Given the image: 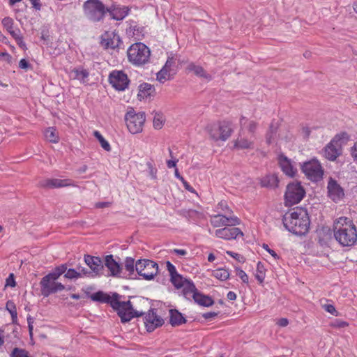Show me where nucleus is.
Wrapping results in <instances>:
<instances>
[{"label": "nucleus", "instance_id": "c85d7f7f", "mask_svg": "<svg viewBox=\"0 0 357 357\" xmlns=\"http://www.w3.org/2000/svg\"><path fill=\"white\" fill-rule=\"evenodd\" d=\"M187 70L190 72L194 73V74L199 77L204 78L207 80L211 79V76L208 74L205 70L200 66H197L193 63H190L187 66Z\"/></svg>", "mask_w": 357, "mask_h": 357}, {"label": "nucleus", "instance_id": "7c9ffc66", "mask_svg": "<svg viewBox=\"0 0 357 357\" xmlns=\"http://www.w3.org/2000/svg\"><path fill=\"white\" fill-rule=\"evenodd\" d=\"M44 136L45 139L51 143L56 144L59 141V133L54 127L46 128L44 131Z\"/></svg>", "mask_w": 357, "mask_h": 357}, {"label": "nucleus", "instance_id": "49530a36", "mask_svg": "<svg viewBox=\"0 0 357 357\" xmlns=\"http://www.w3.org/2000/svg\"><path fill=\"white\" fill-rule=\"evenodd\" d=\"M216 208L218 211L220 210V211H223L225 214H228V215L233 214L232 211L228 206L226 201H224V200L220 201L218 204Z\"/></svg>", "mask_w": 357, "mask_h": 357}, {"label": "nucleus", "instance_id": "5fc2aeb1", "mask_svg": "<svg viewBox=\"0 0 357 357\" xmlns=\"http://www.w3.org/2000/svg\"><path fill=\"white\" fill-rule=\"evenodd\" d=\"M226 253L227 255L233 257L234 259H235L236 260L241 263L245 262V257L238 253L234 252L232 251H227Z\"/></svg>", "mask_w": 357, "mask_h": 357}, {"label": "nucleus", "instance_id": "4be33fe9", "mask_svg": "<svg viewBox=\"0 0 357 357\" xmlns=\"http://www.w3.org/2000/svg\"><path fill=\"white\" fill-rule=\"evenodd\" d=\"M240 132L248 131L251 136L255 133L258 128V122L253 119H250L244 116H241L239 120Z\"/></svg>", "mask_w": 357, "mask_h": 357}, {"label": "nucleus", "instance_id": "0e129e2a", "mask_svg": "<svg viewBox=\"0 0 357 357\" xmlns=\"http://www.w3.org/2000/svg\"><path fill=\"white\" fill-rule=\"evenodd\" d=\"M171 252L180 256H185L188 253L184 249H174Z\"/></svg>", "mask_w": 357, "mask_h": 357}, {"label": "nucleus", "instance_id": "774afa93", "mask_svg": "<svg viewBox=\"0 0 357 357\" xmlns=\"http://www.w3.org/2000/svg\"><path fill=\"white\" fill-rule=\"evenodd\" d=\"M32 4V6L36 10H40L41 4L40 3V0H30Z\"/></svg>", "mask_w": 357, "mask_h": 357}, {"label": "nucleus", "instance_id": "680f3d73", "mask_svg": "<svg viewBox=\"0 0 357 357\" xmlns=\"http://www.w3.org/2000/svg\"><path fill=\"white\" fill-rule=\"evenodd\" d=\"M185 189L190 192H195V189L184 178L181 181Z\"/></svg>", "mask_w": 357, "mask_h": 357}, {"label": "nucleus", "instance_id": "ea45409f", "mask_svg": "<svg viewBox=\"0 0 357 357\" xmlns=\"http://www.w3.org/2000/svg\"><path fill=\"white\" fill-rule=\"evenodd\" d=\"M6 308L11 315L13 322H15L17 319V312L15 303L12 301H7Z\"/></svg>", "mask_w": 357, "mask_h": 357}, {"label": "nucleus", "instance_id": "4d7b16f0", "mask_svg": "<svg viewBox=\"0 0 357 357\" xmlns=\"http://www.w3.org/2000/svg\"><path fill=\"white\" fill-rule=\"evenodd\" d=\"M8 33L15 38V40L21 36L20 30L18 28H14Z\"/></svg>", "mask_w": 357, "mask_h": 357}, {"label": "nucleus", "instance_id": "72a5a7b5", "mask_svg": "<svg viewBox=\"0 0 357 357\" xmlns=\"http://www.w3.org/2000/svg\"><path fill=\"white\" fill-rule=\"evenodd\" d=\"M278 183V178L275 174L267 175L261 179V185L264 187L276 188Z\"/></svg>", "mask_w": 357, "mask_h": 357}, {"label": "nucleus", "instance_id": "a19ab883", "mask_svg": "<svg viewBox=\"0 0 357 357\" xmlns=\"http://www.w3.org/2000/svg\"><path fill=\"white\" fill-rule=\"evenodd\" d=\"M301 170L310 180H312V162L311 160L303 162Z\"/></svg>", "mask_w": 357, "mask_h": 357}, {"label": "nucleus", "instance_id": "393cba45", "mask_svg": "<svg viewBox=\"0 0 357 357\" xmlns=\"http://www.w3.org/2000/svg\"><path fill=\"white\" fill-rule=\"evenodd\" d=\"M105 265L109 270L111 275L116 276L120 274L121 268L112 255H107L105 258Z\"/></svg>", "mask_w": 357, "mask_h": 357}, {"label": "nucleus", "instance_id": "052dcab7", "mask_svg": "<svg viewBox=\"0 0 357 357\" xmlns=\"http://www.w3.org/2000/svg\"><path fill=\"white\" fill-rule=\"evenodd\" d=\"M276 324L280 327H285L289 324V320L287 318H280L277 321Z\"/></svg>", "mask_w": 357, "mask_h": 357}, {"label": "nucleus", "instance_id": "0eeeda50", "mask_svg": "<svg viewBox=\"0 0 357 357\" xmlns=\"http://www.w3.org/2000/svg\"><path fill=\"white\" fill-rule=\"evenodd\" d=\"M349 139V135L345 132L337 134L324 149V156L329 160L334 161L342 153V147Z\"/></svg>", "mask_w": 357, "mask_h": 357}, {"label": "nucleus", "instance_id": "a211bd4d", "mask_svg": "<svg viewBox=\"0 0 357 357\" xmlns=\"http://www.w3.org/2000/svg\"><path fill=\"white\" fill-rule=\"evenodd\" d=\"M174 63L175 62L173 58H168L165 66L157 73V80L160 83H164L166 81L169 80L175 73L172 70V66Z\"/></svg>", "mask_w": 357, "mask_h": 357}, {"label": "nucleus", "instance_id": "7ed1b4c3", "mask_svg": "<svg viewBox=\"0 0 357 357\" xmlns=\"http://www.w3.org/2000/svg\"><path fill=\"white\" fill-rule=\"evenodd\" d=\"M66 271V265L62 264L57 266L54 270L44 276L40 282V293L44 297H48L50 295L61 291L65 289V286L61 282H57L59 277Z\"/></svg>", "mask_w": 357, "mask_h": 357}, {"label": "nucleus", "instance_id": "aec40b11", "mask_svg": "<svg viewBox=\"0 0 357 357\" xmlns=\"http://www.w3.org/2000/svg\"><path fill=\"white\" fill-rule=\"evenodd\" d=\"M328 193L334 202H338L344 197V190L336 181L330 178L328 183Z\"/></svg>", "mask_w": 357, "mask_h": 357}, {"label": "nucleus", "instance_id": "20e7f679", "mask_svg": "<svg viewBox=\"0 0 357 357\" xmlns=\"http://www.w3.org/2000/svg\"><path fill=\"white\" fill-rule=\"evenodd\" d=\"M150 56L149 48L140 42L132 44L127 50L128 60L135 66H141L147 63Z\"/></svg>", "mask_w": 357, "mask_h": 357}, {"label": "nucleus", "instance_id": "de8ad7c7", "mask_svg": "<svg viewBox=\"0 0 357 357\" xmlns=\"http://www.w3.org/2000/svg\"><path fill=\"white\" fill-rule=\"evenodd\" d=\"M2 24L3 27L7 30L8 32L13 29L14 21L11 17H6L2 20Z\"/></svg>", "mask_w": 357, "mask_h": 357}, {"label": "nucleus", "instance_id": "c9c22d12", "mask_svg": "<svg viewBox=\"0 0 357 357\" xmlns=\"http://www.w3.org/2000/svg\"><path fill=\"white\" fill-rule=\"evenodd\" d=\"M229 271L225 268H219L213 271L212 276L221 281H226L229 278Z\"/></svg>", "mask_w": 357, "mask_h": 357}, {"label": "nucleus", "instance_id": "f704fd0d", "mask_svg": "<svg viewBox=\"0 0 357 357\" xmlns=\"http://www.w3.org/2000/svg\"><path fill=\"white\" fill-rule=\"evenodd\" d=\"M266 269L265 268L264 265L261 262L259 261L257 264V268L255 273V277L258 281L259 284H261L264 282L266 278Z\"/></svg>", "mask_w": 357, "mask_h": 357}, {"label": "nucleus", "instance_id": "a18cd8bd", "mask_svg": "<svg viewBox=\"0 0 357 357\" xmlns=\"http://www.w3.org/2000/svg\"><path fill=\"white\" fill-rule=\"evenodd\" d=\"M236 275L241 280L242 282L248 284L249 277L247 273L240 268H236Z\"/></svg>", "mask_w": 357, "mask_h": 357}, {"label": "nucleus", "instance_id": "8fccbe9b", "mask_svg": "<svg viewBox=\"0 0 357 357\" xmlns=\"http://www.w3.org/2000/svg\"><path fill=\"white\" fill-rule=\"evenodd\" d=\"M331 326L335 328H342L348 326L349 324L341 319H335L331 322Z\"/></svg>", "mask_w": 357, "mask_h": 357}, {"label": "nucleus", "instance_id": "e433bc0d", "mask_svg": "<svg viewBox=\"0 0 357 357\" xmlns=\"http://www.w3.org/2000/svg\"><path fill=\"white\" fill-rule=\"evenodd\" d=\"M188 279L183 278L181 274H177L170 278V281L176 289H180Z\"/></svg>", "mask_w": 357, "mask_h": 357}, {"label": "nucleus", "instance_id": "6ab92c4d", "mask_svg": "<svg viewBox=\"0 0 357 357\" xmlns=\"http://www.w3.org/2000/svg\"><path fill=\"white\" fill-rule=\"evenodd\" d=\"M278 163L286 176L293 178L296 175L297 169L294 166L291 160L285 155L281 154L278 156Z\"/></svg>", "mask_w": 357, "mask_h": 357}, {"label": "nucleus", "instance_id": "473e14b6", "mask_svg": "<svg viewBox=\"0 0 357 357\" xmlns=\"http://www.w3.org/2000/svg\"><path fill=\"white\" fill-rule=\"evenodd\" d=\"M91 298L94 301H98L103 303H110L111 305L112 301H113V296L111 297L109 295L100 291L93 294L91 296Z\"/></svg>", "mask_w": 357, "mask_h": 357}, {"label": "nucleus", "instance_id": "79ce46f5", "mask_svg": "<svg viewBox=\"0 0 357 357\" xmlns=\"http://www.w3.org/2000/svg\"><path fill=\"white\" fill-rule=\"evenodd\" d=\"M111 15H112V17L115 20H120L123 19L127 15V11L125 10V8L123 9H114L111 12Z\"/></svg>", "mask_w": 357, "mask_h": 357}, {"label": "nucleus", "instance_id": "09e8293b", "mask_svg": "<svg viewBox=\"0 0 357 357\" xmlns=\"http://www.w3.org/2000/svg\"><path fill=\"white\" fill-rule=\"evenodd\" d=\"M11 357H30L28 351L23 349L15 348L11 354Z\"/></svg>", "mask_w": 357, "mask_h": 357}, {"label": "nucleus", "instance_id": "c03bdc74", "mask_svg": "<svg viewBox=\"0 0 357 357\" xmlns=\"http://www.w3.org/2000/svg\"><path fill=\"white\" fill-rule=\"evenodd\" d=\"M125 269L130 273H133L135 270V260L132 258L128 257L125 261Z\"/></svg>", "mask_w": 357, "mask_h": 357}, {"label": "nucleus", "instance_id": "2f4dec72", "mask_svg": "<svg viewBox=\"0 0 357 357\" xmlns=\"http://www.w3.org/2000/svg\"><path fill=\"white\" fill-rule=\"evenodd\" d=\"M71 73L73 75L74 79L79 80L82 83H86L89 76V71L82 68H75Z\"/></svg>", "mask_w": 357, "mask_h": 357}, {"label": "nucleus", "instance_id": "4468645a", "mask_svg": "<svg viewBox=\"0 0 357 357\" xmlns=\"http://www.w3.org/2000/svg\"><path fill=\"white\" fill-rule=\"evenodd\" d=\"M109 82L116 90L124 91L128 88L130 80L123 71L113 70L109 75Z\"/></svg>", "mask_w": 357, "mask_h": 357}, {"label": "nucleus", "instance_id": "864d4df0", "mask_svg": "<svg viewBox=\"0 0 357 357\" xmlns=\"http://www.w3.org/2000/svg\"><path fill=\"white\" fill-rule=\"evenodd\" d=\"M166 267H167V270L169 274L170 278L178 274L175 266L174 264H172L170 261L166 262Z\"/></svg>", "mask_w": 357, "mask_h": 357}, {"label": "nucleus", "instance_id": "13d9d810", "mask_svg": "<svg viewBox=\"0 0 357 357\" xmlns=\"http://www.w3.org/2000/svg\"><path fill=\"white\" fill-rule=\"evenodd\" d=\"M310 132H311V129L310 127L305 126V127H303L301 129V134H302L303 137L305 138H308L310 135Z\"/></svg>", "mask_w": 357, "mask_h": 357}, {"label": "nucleus", "instance_id": "69168bd1", "mask_svg": "<svg viewBox=\"0 0 357 357\" xmlns=\"http://www.w3.org/2000/svg\"><path fill=\"white\" fill-rule=\"evenodd\" d=\"M29 66L28 61L24 59H22L19 62V67L22 69H26Z\"/></svg>", "mask_w": 357, "mask_h": 357}, {"label": "nucleus", "instance_id": "f8f14e48", "mask_svg": "<svg viewBox=\"0 0 357 357\" xmlns=\"http://www.w3.org/2000/svg\"><path fill=\"white\" fill-rule=\"evenodd\" d=\"M209 222L214 228H222L225 226H237L241 224V220L234 214H216L210 216Z\"/></svg>", "mask_w": 357, "mask_h": 357}, {"label": "nucleus", "instance_id": "338daca9", "mask_svg": "<svg viewBox=\"0 0 357 357\" xmlns=\"http://www.w3.org/2000/svg\"><path fill=\"white\" fill-rule=\"evenodd\" d=\"M351 155L354 161L357 162V142L354 144V146L351 149Z\"/></svg>", "mask_w": 357, "mask_h": 357}, {"label": "nucleus", "instance_id": "423d86ee", "mask_svg": "<svg viewBox=\"0 0 357 357\" xmlns=\"http://www.w3.org/2000/svg\"><path fill=\"white\" fill-rule=\"evenodd\" d=\"M84 16L92 22L103 20L109 10L100 0H87L83 3Z\"/></svg>", "mask_w": 357, "mask_h": 357}, {"label": "nucleus", "instance_id": "3c124183", "mask_svg": "<svg viewBox=\"0 0 357 357\" xmlns=\"http://www.w3.org/2000/svg\"><path fill=\"white\" fill-rule=\"evenodd\" d=\"M323 308L325 311L330 313L331 314L337 317L340 315L339 312L335 309V306L332 304H325L323 305Z\"/></svg>", "mask_w": 357, "mask_h": 357}, {"label": "nucleus", "instance_id": "6e6d98bb", "mask_svg": "<svg viewBox=\"0 0 357 357\" xmlns=\"http://www.w3.org/2000/svg\"><path fill=\"white\" fill-rule=\"evenodd\" d=\"M15 286H16V282L15 280L14 274L10 273L6 280V287H15Z\"/></svg>", "mask_w": 357, "mask_h": 357}, {"label": "nucleus", "instance_id": "ddd939ff", "mask_svg": "<svg viewBox=\"0 0 357 357\" xmlns=\"http://www.w3.org/2000/svg\"><path fill=\"white\" fill-rule=\"evenodd\" d=\"M213 235L218 238L225 241H232L244 236L243 232L241 229L236 226H225L222 228L217 229L213 233Z\"/></svg>", "mask_w": 357, "mask_h": 357}, {"label": "nucleus", "instance_id": "cd10ccee", "mask_svg": "<svg viewBox=\"0 0 357 357\" xmlns=\"http://www.w3.org/2000/svg\"><path fill=\"white\" fill-rule=\"evenodd\" d=\"M192 300L199 305L204 307H210L214 303V301L211 296L204 295L199 291H197Z\"/></svg>", "mask_w": 357, "mask_h": 357}, {"label": "nucleus", "instance_id": "e2e57ef3", "mask_svg": "<svg viewBox=\"0 0 357 357\" xmlns=\"http://www.w3.org/2000/svg\"><path fill=\"white\" fill-rule=\"evenodd\" d=\"M0 56L3 57L8 63L12 61V56L8 52H0Z\"/></svg>", "mask_w": 357, "mask_h": 357}, {"label": "nucleus", "instance_id": "39448f33", "mask_svg": "<svg viewBox=\"0 0 357 357\" xmlns=\"http://www.w3.org/2000/svg\"><path fill=\"white\" fill-rule=\"evenodd\" d=\"M206 131L212 140L225 142L233 132L232 123L225 120L214 122L206 127Z\"/></svg>", "mask_w": 357, "mask_h": 357}, {"label": "nucleus", "instance_id": "dca6fc26", "mask_svg": "<svg viewBox=\"0 0 357 357\" xmlns=\"http://www.w3.org/2000/svg\"><path fill=\"white\" fill-rule=\"evenodd\" d=\"M121 43L120 36L114 31H105L100 36V44L105 49L118 48Z\"/></svg>", "mask_w": 357, "mask_h": 357}, {"label": "nucleus", "instance_id": "9b49d317", "mask_svg": "<svg viewBox=\"0 0 357 357\" xmlns=\"http://www.w3.org/2000/svg\"><path fill=\"white\" fill-rule=\"evenodd\" d=\"M135 271L144 280L153 279L158 272V265L149 259H139L135 263Z\"/></svg>", "mask_w": 357, "mask_h": 357}, {"label": "nucleus", "instance_id": "37998d69", "mask_svg": "<svg viewBox=\"0 0 357 357\" xmlns=\"http://www.w3.org/2000/svg\"><path fill=\"white\" fill-rule=\"evenodd\" d=\"M64 273V277L68 279H77L82 278V273L73 268L66 269Z\"/></svg>", "mask_w": 357, "mask_h": 357}, {"label": "nucleus", "instance_id": "603ef678", "mask_svg": "<svg viewBox=\"0 0 357 357\" xmlns=\"http://www.w3.org/2000/svg\"><path fill=\"white\" fill-rule=\"evenodd\" d=\"M164 123V119L160 115H155L153 119V126L155 129H160Z\"/></svg>", "mask_w": 357, "mask_h": 357}, {"label": "nucleus", "instance_id": "f257e3e1", "mask_svg": "<svg viewBox=\"0 0 357 357\" xmlns=\"http://www.w3.org/2000/svg\"><path fill=\"white\" fill-rule=\"evenodd\" d=\"M333 235L342 246H352L357 241V229L352 220L340 217L333 222Z\"/></svg>", "mask_w": 357, "mask_h": 357}, {"label": "nucleus", "instance_id": "f3484780", "mask_svg": "<svg viewBox=\"0 0 357 357\" xmlns=\"http://www.w3.org/2000/svg\"><path fill=\"white\" fill-rule=\"evenodd\" d=\"M41 185L48 188H59L63 187H77L76 183L69 178H47L42 181Z\"/></svg>", "mask_w": 357, "mask_h": 357}, {"label": "nucleus", "instance_id": "bf43d9fd", "mask_svg": "<svg viewBox=\"0 0 357 357\" xmlns=\"http://www.w3.org/2000/svg\"><path fill=\"white\" fill-rule=\"evenodd\" d=\"M219 312H210L203 314L202 317L205 319H212L218 315Z\"/></svg>", "mask_w": 357, "mask_h": 357}, {"label": "nucleus", "instance_id": "58836bf2", "mask_svg": "<svg viewBox=\"0 0 357 357\" xmlns=\"http://www.w3.org/2000/svg\"><path fill=\"white\" fill-rule=\"evenodd\" d=\"M94 137L98 140L100 144L101 147L107 151H109L111 150V146L109 142L103 137L101 133L95 130L93 132Z\"/></svg>", "mask_w": 357, "mask_h": 357}, {"label": "nucleus", "instance_id": "6e6552de", "mask_svg": "<svg viewBox=\"0 0 357 357\" xmlns=\"http://www.w3.org/2000/svg\"><path fill=\"white\" fill-rule=\"evenodd\" d=\"M111 306L117 312L122 322L129 321L132 318L139 317L143 314L142 312H139L132 308L130 301H120L116 294L113 296Z\"/></svg>", "mask_w": 357, "mask_h": 357}, {"label": "nucleus", "instance_id": "5701e85b", "mask_svg": "<svg viewBox=\"0 0 357 357\" xmlns=\"http://www.w3.org/2000/svg\"><path fill=\"white\" fill-rule=\"evenodd\" d=\"M243 132H239L238 137L234 141V148L236 149H253L254 140L252 139L253 136L250 138L243 136Z\"/></svg>", "mask_w": 357, "mask_h": 357}, {"label": "nucleus", "instance_id": "1a4fd4ad", "mask_svg": "<svg viewBox=\"0 0 357 357\" xmlns=\"http://www.w3.org/2000/svg\"><path fill=\"white\" fill-rule=\"evenodd\" d=\"M305 190L299 182H292L287 185L284 195L285 206H291L298 204L305 197Z\"/></svg>", "mask_w": 357, "mask_h": 357}, {"label": "nucleus", "instance_id": "2eb2a0df", "mask_svg": "<svg viewBox=\"0 0 357 357\" xmlns=\"http://www.w3.org/2000/svg\"><path fill=\"white\" fill-rule=\"evenodd\" d=\"M144 323L146 331L148 332H152L157 328L162 326L164 320L158 314L156 310L151 309L145 314L144 317Z\"/></svg>", "mask_w": 357, "mask_h": 357}, {"label": "nucleus", "instance_id": "f03ea898", "mask_svg": "<svg viewBox=\"0 0 357 357\" xmlns=\"http://www.w3.org/2000/svg\"><path fill=\"white\" fill-rule=\"evenodd\" d=\"M286 229L296 235L303 236L308 233L310 225L309 214L304 208L296 207L284 218Z\"/></svg>", "mask_w": 357, "mask_h": 357}, {"label": "nucleus", "instance_id": "4c0bfd02", "mask_svg": "<svg viewBox=\"0 0 357 357\" xmlns=\"http://www.w3.org/2000/svg\"><path fill=\"white\" fill-rule=\"evenodd\" d=\"M324 175V169L320 162L314 158V181L321 180Z\"/></svg>", "mask_w": 357, "mask_h": 357}, {"label": "nucleus", "instance_id": "9d476101", "mask_svg": "<svg viewBox=\"0 0 357 357\" xmlns=\"http://www.w3.org/2000/svg\"><path fill=\"white\" fill-rule=\"evenodd\" d=\"M145 120L144 112L137 113L133 109L128 110L125 115L126 126L132 134H137L142 131Z\"/></svg>", "mask_w": 357, "mask_h": 357}, {"label": "nucleus", "instance_id": "b1692460", "mask_svg": "<svg viewBox=\"0 0 357 357\" xmlns=\"http://www.w3.org/2000/svg\"><path fill=\"white\" fill-rule=\"evenodd\" d=\"M155 88L149 83H142L139 86L137 97L139 100H146L155 93Z\"/></svg>", "mask_w": 357, "mask_h": 357}, {"label": "nucleus", "instance_id": "412c9836", "mask_svg": "<svg viewBox=\"0 0 357 357\" xmlns=\"http://www.w3.org/2000/svg\"><path fill=\"white\" fill-rule=\"evenodd\" d=\"M84 261L92 271V276L100 275L103 268V262L98 257L84 255Z\"/></svg>", "mask_w": 357, "mask_h": 357}, {"label": "nucleus", "instance_id": "bb28decb", "mask_svg": "<svg viewBox=\"0 0 357 357\" xmlns=\"http://www.w3.org/2000/svg\"><path fill=\"white\" fill-rule=\"evenodd\" d=\"M317 234L319 243L323 245L331 239L332 231L328 226H323L321 228L317 229Z\"/></svg>", "mask_w": 357, "mask_h": 357}, {"label": "nucleus", "instance_id": "a878e982", "mask_svg": "<svg viewBox=\"0 0 357 357\" xmlns=\"http://www.w3.org/2000/svg\"><path fill=\"white\" fill-rule=\"evenodd\" d=\"M181 289L183 296L188 300L192 299L198 291L194 282L189 279L185 283H184L183 286L181 287Z\"/></svg>", "mask_w": 357, "mask_h": 357}, {"label": "nucleus", "instance_id": "c756f323", "mask_svg": "<svg viewBox=\"0 0 357 357\" xmlns=\"http://www.w3.org/2000/svg\"><path fill=\"white\" fill-rule=\"evenodd\" d=\"M169 322L172 326H179L185 322L183 314L176 310H169Z\"/></svg>", "mask_w": 357, "mask_h": 357}]
</instances>
